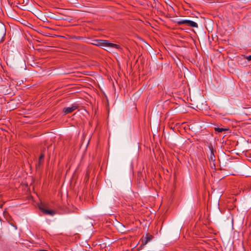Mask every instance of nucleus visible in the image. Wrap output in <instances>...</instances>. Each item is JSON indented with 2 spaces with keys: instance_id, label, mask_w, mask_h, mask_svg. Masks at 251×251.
Masks as SVG:
<instances>
[{
  "instance_id": "39448f33",
  "label": "nucleus",
  "mask_w": 251,
  "mask_h": 251,
  "mask_svg": "<svg viewBox=\"0 0 251 251\" xmlns=\"http://www.w3.org/2000/svg\"><path fill=\"white\" fill-rule=\"evenodd\" d=\"M228 71L231 73L235 71V63L233 59H229L228 61Z\"/></svg>"
},
{
  "instance_id": "9b49d317",
  "label": "nucleus",
  "mask_w": 251,
  "mask_h": 251,
  "mask_svg": "<svg viewBox=\"0 0 251 251\" xmlns=\"http://www.w3.org/2000/svg\"><path fill=\"white\" fill-rule=\"evenodd\" d=\"M43 163V161H40L39 160H38V163L36 165V168L39 167L41 164Z\"/></svg>"
},
{
  "instance_id": "20e7f679",
  "label": "nucleus",
  "mask_w": 251,
  "mask_h": 251,
  "mask_svg": "<svg viewBox=\"0 0 251 251\" xmlns=\"http://www.w3.org/2000/svg\"><path fill=\"white\" fill-rule=\"evenodd\" d=\"M152 238V235L150 234L149 233L147 234L146 236L145 237H143L141 240V246H144L148 242H150Z\"/></svg>"
},
{
  "instance_id": "423d86ee",
  "label": "nucleus",
  "mask_w": 251,
  "mask_h": 251,
  "mask_svg": "<svg viewBox=\"0 0 251 251\" xmlns=\"http://www.w3.org/2000/svg\"><path fill=\"white\" fill-rule=\"evenodd\" d=\"M209 149L210 151V155H209V159L211 160H214V158H215V155H214V151H215V150L214 149L212 145L210 144L209 145Z\"/></svg>"
},
{
  "instance_id": "6e6552de",
  "label": "nucleus",
  "mask_w": 251,
  "mask_h": 251,
  "mask_svg": "<svg viewBox=\"0 0 251 251\" xmlns=\"http://www.w3.org/2000/svg\"><path fill=\"white\" fill-rule=\"evenodd\" d=\"M187 20H182L176 22L178 25L186 24Z\"/></svg>"
},
{
  "instance_id": "0eeeda50",
  "label": "nucleus",
  "mask_w": 251,
  "mask_h": 251,
  "mask_svg": "<svg viewBox=\"0 0 251 251\" xmlns=\"http://www.w3.org/2000/svg\"><path fill=\"white\" fill-rule=\"evenodd\" d=\"M186 25H188L189 26L193 27H198V25L197 23H196V22H195L194 21H191V20H187Z\"/></svg>"
},
{
  "instance_id": "f257e3e1",
  "label": "nucleus",
  "mask_w": 251,
  "mask_h": 251,
  "mask_svg": "<svg viewBox=\"0 0 251 251\" xmlns=\"http://www.w3.org/2000/svg\"><path fill=\"white\" fill-rule=\"evenodd\" d=\"M91 44L100 48H110L117 49L119 51L122 50V48L119 45L110 43L109 41L106 40L95 39L92 41Z\"/></svg>"
},
{
  "instance_id": "f03ea898",
  "label": "nucleus",
  "mask_w": 251,
  "mask_h": 251,
  "mask_svg": "<svg viewBox=\"0 0 251 251\" xmlns=\"http://www.w3.org/2000/svg\"><path fill=\"white\" fill-rule=\"evenodd\" d=\"M40 210L45 215H49L53 216L55 214V212L52 210H49L47 209L46 205L41 204L39 206Z\"/></svg>"
},
{
  "instance_id": "7ed1b4c3",
  "label": "nucleus",
  "mask_w": 251,
  "mask_h": 251,
  "mask_svg": "<svg viewBox=\"0 0 251 251\" xmlns=\"http://www.w3.org/2000/svg\"><path fill=\"white\" fill-rule=\"evenodd\" d=\"M78 106L76 104L73 105L71 107H64L63 109V113L64 115L71 113L78 108Z\"/></svg>"
},
{
  "instance_id": "f8f14e48",
  "label": "nucleus",
  "mask_w": 251,
  "mask_h": 251,
  "mask_svg": "<svg viewBox=\"0 0 251 251\" xmlns=\"http://www.w3.org/2000/svg\"><path fill=\"white\" fill-rule=\"evenodd\" d=\"M246 58H247L249 61H251V55H249V56H247L246 57Z\"/></svg>"
},
{
  "instance_id": "ddd939ff",
  "label": "nucleus",
  "mask_w": 251,
  "mask_h": 251,
  "mask_svg": "<svg viewBox=\"0 0 251 251\" xmlns=\"http://www.w3.org/2000/svg\"><path fill=\"white\" fill-rule=\"evenodd\" d=\"M232 226H233V220L232 219Z\"/></svg>"
},
{
  "instance_id": "1a4fd4ad",
  "label": "nucleus",
  "mask_w": 251,
  "mask_h": 251,
  "mask_svg": "<svg viewBox=\"0 0 251 251\" xmlns=\"http://www.w3.org/2000/svg\"><path fill=\"white\" fill-rule=\"evenodd\" d=\"M215 130L216 131H218V132H222L223 131L226 130L224 128H219V127H217V128H215Z\"/></svg>"
},
{
  "instance_id": "9d476101",
  "label": "nucleus",
  "mask_w": 251,
  "mask_h": 251,
  "mask_svg": "<svg viewBox=\"0 0 251 251\" xmlns=\"http://www.w3.org/2000/svg\"><path fill=\"white\" fill-rule=\"evenodd\" d=\"M44 154L43 153H42L41 154V155H40L39 156V160L41 161H43V159L44 158Z\"/></svg>"
}]
</instances>
